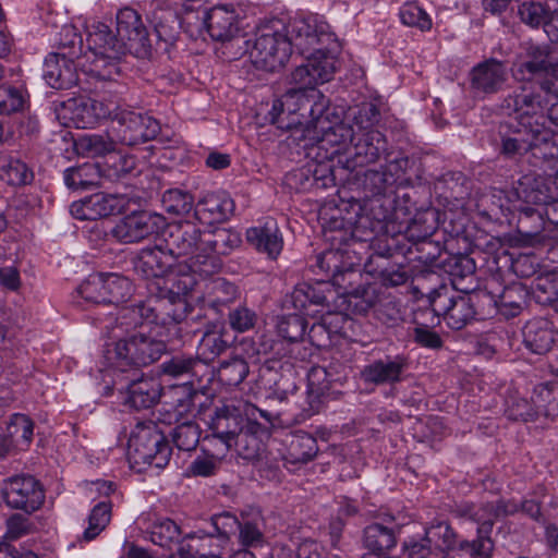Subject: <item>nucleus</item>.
<instances>
[{
  "instance_id": "nucleus-54",
  "label": "nucleus",
  "mask_w": 558,
  "mask_h": 558,
  "mask_svg": "<svg viewBox=\"0 0 558 558\" xmlns=\"http://www.w3.org/2000/svg\"><path fill=\"white\" fill-rule=\"evenodd\" d=\"M307 322L301 314H290L279 319L277 324L278 333L289 340L298 341L306 332Z\"/></svg>"
},
{
  "instance_id": "nucleus-40",
  "label": "nucleus",
  "mask_w": 558,
  "mask_h": 558,
  "mask_svg": "<svg viewBox=\"0 0 558 558\" xmlns=\"http://www.w3.org/2000/svg\"><path fill=\"white\" fill-rule=\"evenodd\" d=\"M209 10L204 0H186L178 12L182 26L187 31L202 32L207 21Z\"/></svg>"
},
{
  "instance_id": "nucleus-51",
  "label": "nucleus",
  "mask_w": 558,
  "mask_h": 558,
  "mask_svg": "<svg viewBox=\"0 0 558 558\" xmlns=\"http://www.w3.org/2000/svg\"><path fill=\"white\" fill-rule=\"evenodd\" d=\"M149 535L154 544L161 547H169L171 544L179 541L181 530L174 521L161 519L153 523Z\"/></svg>"
},
{
  "instance_id": "nucleus-6",
  "label": "nucleus",
  "mask_w": 558,
  "mask_h": 558,
  "mask_svg": "<svg viewBox=\"0 0 558 558\" xmlns=\"http://www.w3.org/2000/svg\"><path fill=\"white\" fill-rule=\"evenodd\" d=\"M328 108L314 118L312 125L305 129L304 141L307 144L319 143L323 148L336 147L332 154H338L351 145L357 135L367 126L364 125V117L367 113H375L376 107L373 105H365L359 110H350L344 119L340 122L330 124Z\"/></svg>"
},
{
  "instance_id": "nucleus-8",
  "label": "nucleus",
  "mask_w": 558,
  "mask_h": 558,
  "mask_svg": "<svg viewBox=\"0 0 558 558\" xmlns=\"http://www.w3.org/2000/svg\"><path fill=\"white\" fill-rule=\"evenodd\" d=\"M291 45L303 56L335 54L338 43L329 25L316 15L296 16L282 25Z\"/></svg>"
},
{
  "instance_id": "nucleus-37",
  "label": "nucleus",
  "mask_w": 558,
  "mask_h": 558,
  "mask_svg": "<svg viewBox=\"0 0 558 558\" xmlns=\"http://www.w3.org/2000/svg\"><path fill=\"white\" fill-rule=\"evenodd\" d=\"M317 452V440L307 433L298 432L288 444L286 460L292 464H303L313 460Z\"/></svg>"
},
{
  "instance_id": "nucleus-20",
  "label": "nucleus",
  "mask_w": 558,
  "mask_h": 558,
  "mask_svg": "<svg viewBox=\"0 0 558 558\" xmlns=\"http://www.w3.org/2000/svg\"><path fill=\"white\" fill-rule=\"evenodd\" d=\"M5 504L13 509L26 512L37 510L45 500L40 483L33 476H15L10 478L3 487Z\"/></svg>"
},
{
  "instance_id": "nucleus-36",
  "label": "nucleus",
  "mask_w": 558,
  "mask_h": 558,
  "mask_svg": "<svg viewBox=\"0 0 558 558\" xmlns=\"http://www.w3.org/2000/svg\"><path fill=\"white\" fill-rule=\"evenodd\" d=\"M525 345L536 354L548 352L554 343V335L548 323L543 319L529 322L523 329Z\"/></svg>"
},
{
  "instance_id": "nucleus-45",
  "label": "nucleus",
  "mask_w": 558,
  "mask_h": 558,
  "mask_svg": "<svg viewBox=\"0 0 558 558\" xmlns=\"http://www.w3.org/2000/svg\"><path fill=\"white\" fill-rule=\"evenodd\" d=\"M7 430L16 447L26 449L33 440L34 422L25 414L15 413L11 416Z\"/></svg>"
},
{
  "instance_id": "nucleus-28",
  "label": "nucleus",
  "mask_w": 558,
  "mask_h": 558,
  "mask_svg": "<svg viewBox=\"0 0 558 558\" xmlns=\"http://www.w3.org/2000/svg\"><path fill=\"white\" fill-rule=\"evenodd\" d=\"M245 238L252 247L271 260L277 259L282 252V233L274 218H267L264 222L248 228Z\"/></svg>"
},
{
  "instance_id": "nucleus-17",
  "label": "nucleus",
  "mask_w": 558,
  "mask_h": 558,
  "mask_svg": "<svg viewBox=\"0 0 558 558\" xmlns=\"http://www.w3.org/2000/svg\"><path fill=\"white\" fill-rule=\"evenodd\" d=\"M306 63L299 65L290 75V81L296 86L291 90L310 93L316 90L315 85L328 82L336 71L335 54L305 56Z\"/></svg>"
},
{
  "instance_id": "nucleus-62",
  "label": "nucleus",
  "mask_w": 558,
  "mask_h": 558,
  "mask_svg": "<svg viewBox=\"0 0 558 558\" xmlns=\"http://www.w3.org/2000/svg\"><path fill=\"white\" fill-rule=\"evenodd\" d=\"M391 185V177L384 170H368L364 174L363 186L371 195L385 194Z\"/></svg>"
},
{
  "instance_id": "nucleus-39",
  "label": "nucleus",
  "mask_w": 558,
  "mask_h": 558,
  "mask_svg": "<svg viewBox=\"0 0 558 558\" xmlns=\"http://www.w3.org/2000/svg\"><path fill=\"white\" fill-rule=\"evenodd\" d=\"M364 545L372 553L383 555L395 547V532L379 523H373L364 530Z\"/></svg>"
},
{
  "instance_id": "nucleus-56",
  "label": "nucleus",
  "mask_w": 558,
  "mask_h": 558,
  "mask_svg": "<svg viewBox=\"0 0 558 558\" xmlns=\"http://www.w3.org/2000/svg\"><path fill=\"white\" fill-rule=\"evenodd\" d=\"M162 204L168 213L182 215L191 210L193 197L186 192L173 189L163 193Z\"/></svg>"
},
{
  "instance_id": "nucleus-19",
  "label": "nucleus",
  "mask_w": 558,
  "mask_h": 558,
  "mask_svg": "<svg viewBox=\"0 0 558 558\" xmlns=\"http://www.w3.org/2000/svg\"><path fill=\"white\" fill-rule=\"evenodd\" d=\"M174 263L175 259L160 243L141 250L134 260V270L143 278L151 280L148 289L153 293L173 268Z\"/></svg>"
},
{
  "instance_id": "nucleus-30",
  "label": "nucleus",
  "mask_w": 558,
  "mask_h": 558,
  "mask_svg": "<svg viewBox=\"0 0 558 558\" xmlns=\"http://www.w3.org/2000/svg\"><path fill=\"white\" fill-rule=\"evenodd\" d=\"M239 14L232 5H216L210 8L206 24V31L216 41L232 40L240 32Z\"/></svg>"
},
{
  "instance_id": "nucleus-9",
  "label": "nucleus",
  "mask_w": 558,
  "mask_h": 558,
  "mask_svg": "<svg viewBox=\"0 0 558 558\" xmlns=\"http://www.w3.org/2000/svg\"><path fill=\"white\" fill-rule=\"evenodd\" d=\"M166 350L162 340L135 335L109 344L105 356L110 366L126 372L129 368H138L158 361Z\"/></svg>"
},
{
  "instance_id": "nucleus-32",
  "label": "nucleus",
  "mask_w": 558,
  "mask_h": 558,
  "mask_svg": "<svg viewBox=\"0 0 558 558\" xmlns=\"http://www.w3.org/2000/svg\"><path fill=\"white\" fill-rule=\"evenodd\" d=\"M404 363L400 359L376 360L364 366L361 378L364 383L374 385L393 384L401 379Z\"/></svg>"
},
{
  "instance_id": "nucleus-7",
  "label": "nucleus",
  "mask_w": 558,
  "mask_h": 558,
  "mask_svg": "<svg viewBox=\"0 0 558 558\" xmlns=\"http://www.w3.org/2000/svg\"><path fill=\"white\" fill-rule=\"evenodd\" d=\"M87 51L83 59L89 64L85 71L99 80H113L119 74L118 63L124 53V46L109 25L93 22L86 27Z\"/></svg>"
},
{
  "instance_id": "nucleus-44",
  "label": "nucleus",
  "mask_w": 558,
  "mask_h": 558,
  "mask_svg": "<svg viewBox=\"0 0 558 558\" xmlns=\"http://www.w3.org/2000/svg\"><path fill=\"white\" fill-rule=\"evenodd\" d=\"M247 362L239 356L221 362L217 375L219 381L228 387L239 386L248 375Z\"/></svg>"
},
{
  "instance_id": "nucleus-46",
  "label": "nucleus",
  "mask_w": 558,
  "mask_h": 558,
  "mask_svg": "<svg viewBox=\"0 0 558 558\" xmlns=\"http://www.w3.org/2000/svg\"><path fill=\"white\" fill-rule=\"evenodd\" d=\"M517 195L524 203L532 205H547L551 199L545 184L530 177H524L519 181Z\"/></svg>"
},
{
  "instance_id": "nucleus-2",
  "label": "nucleus",
  "mask_w": 558,
  "mask_h": 558,
  "mask_svg": "<svg viewBox=\"0 0 558 558\" xmlns=\"http://www.w3.org/2000/svg\"><path fill=\"white\" fill-rule=\"evenodd\" d=\"M513 511L514 508H508L502 500L496 504H486L480 508L472 515L473 520L480 523L478 537L473 542L461 541L458 544L457 533L445 521L433 522L425 530L424 541L441 553L448 554L449 551L459 549L472 557L490 558L494 551V543L487 534L492 530L494 520L500 515L512 513Z\"/></svg>"
},
{
  "instance_id": "nucleus-60",
  "label": "nucleus",
  "mask_w": 558,
  "mask_h": 558,
  "mask_svg": "<svg viewBox=\"0 0 558 558\" xmlns=\"http://www.w3.org/2000/svg\"><path fill=\"white\" fill-rule=\"evenodd\" d=\"M82 37L73 25H64L60 32L59 48L65 51L69 57L82 59L81 57Z\"/></svg>"
},
{
  "instance_id": "nucleus-18",
  "label": "nucleus",
  "mask_w": 558,
  "mask_h": 558,
  "mask_svg": "<svg viewBox=\"0 0 558 558\" xmlns=\"http://www.w3.org/2000/svg\"><path fill=\"white\" fill-rule=\"evenodd\" d=\"M63 117L77 129L93 128L101 119H110L117 110L113 102L87 97L68 99L62 104Z\"/></svg>"
},
{
  "instance_id": "nucleus-34",
  "label": "nucleus",
  "mask_w": 558,
  "mask_h": 558,
  "mask_svg": "<svg viewBox=\"0 0 558 558\" xmlns=\"http://www.w3.org/2000/svg\"><path fill=\"white\" fill-rule=\"evenodd\" d=\"M125 403L135 410L148 409L160 398V386L154 379L132 380L126 386Z\"/></svg>"
},
{
  "instance_id": "nucleus-57",
  "label": "nucleus",
  "mask_w": 558,
  "mask_h": 558,
  "mask_svg": "<svg viewBox=\"0 0 558 558\" xmlns=\"http://www.w3.org/2000/svg\"><path fill=\"white\" fill-rule=\"evenodd\" d=\"M258 320V315L255 311L247 306H238L230 311L228 314V322L230 327L236 332H246L253 329Z\"/></svg>"
},
{
  "instance_id": "nucleus-38",
  "label": "nucleus",
  "mask_w": 558,
  "mask_h": 558,
  "mask_svg": "<svg viewBox=\"0 0 558 558\" xmlns=\"http://www.w3.org/2000/svg\"><path fill=\"white\" fill-rule=\"evenodd\" d=\"M532 403L539 415L548 418L558 416V381L544 383L534 388Z\"/></svg>"
},
{
  "instance_id": "nucleus-63",
  "label": "nucleus",
  "mask_w": 558,
  "mask_h": 558,
  "mask_svg": "<svg viewBox=\"0 0 558 558\" xmlns=\"http://www.w3.org/2000/svg\"><path fill=\"white\" fill-rule=\"evenodd\" d=\"M226 452L227 451H223L221 448L218 453H211L210 456L195 459L190 466L191 472L197 476H210L215 474Z\"/></svg>"
},
{
  "instance_id": "nucleus-64",
  "label": "nucleus",
  "mask_w": 558,
  "mask_h": 558,
  "mask_svg": "<svg viewBox=\"0 0 558 558\" xmlns=\"http://www.w3.org/2000/svg\"><path fill=\"white\" fill-rule=\"evenodd\" d=\"M34 524L29 519L22 514H13L7 520V533L8 539H17L32 533Z\"/></svg>"
},
{
  "instance_id": "nucleus-48",
  "label": "nucleus",
  "mask_w": 558,
  "mask_h": 558,
  "mask_svg": "<svg viewBox=\"0 0 558 558\" xmlns=\"http://www.w3.org/2000/svg\"><path fill=\"white\" fill-rule=\"evenodd\" d=\"M111 520V504L101 501L97 504L90 511L88 517V526L83 533L84 541H93L109 524Z\"/></svg>"
},
{
  "instance_id": "nucleus-42",
  "label": "nucleus",
  "mask_w": 558,
  "mask_h": 558,
  "mask_svg": "<svg viewBox=\"0 0 558 558\" xmlns=\"http://www.w3.org/2000/svg\"><path fill=\"white\" fill-rule=\"evenodd\" d=\"M64 182L73 190H85L100 182V171L97 165L86 162L76 168H70L64 173Z\"/></svg>"
},
{
  "instance_id": "nucleus-33",
  "label": "nucleus",
  "mask_w": 558,
  "mask_h": 558,
  "mask_svg": "<svg viewBox=\"0 0 558 558\" xmlns=\"http://www.w3.org/2000/svg\"><path fill=\"white\" fill-rule=\"evenodd\" d=\"M227 333L223 324H207L198 345L199 356L210 362L223 353L230 345V341L226 339Z\"/></svg>"
},
{
  "instance_id": "nucleus-52",
  "label": "nucleus",
  "mask_w": 558,
  "mask_h": 558,
  "mask_svg": "<svg viewBox=\"0 0 558 558\" xmlns=\"http://www.w3.org/2000/svg\"><path fill=\"white\" fill-rule=\"evenodd\" d=\"M181 26L177 11L161 9L155 13V31L161 40H173Z\"/></svg>"
},
{
  "instance_id": "nucleus-59",
  "label": "nucleus",
  "mask_w": 558,
  "mask_h": 558,
  "mask_svg": "<svg viewBox=\"0 0 558 558\" xmlns=\"http://www.w3.org/2000/svg\"><path fill=\"white\" fill-rule=\"evenodd\" d=\"M25 98L21 89L10 86H0V113L11 114L21 110L24 106Z\"/></svg>"
},
{
  "instance_id": "nucleus-16",
  "label": "nucleus",
  "mask_w": 558,
  "mask_h": 558,
  "mask_svg": "<svg viewBox=\"0 0 558 558\" xmlns=\"http://www.w3.org/2000/svg\"><path fill=\"white\" fill-rule=\"evenodd\" d=\"M117 36L124 46V53L145 59L151 54V44L141 15L131 8L121 9L117 14Z\"/></svg>"
},
{
  "instance_id": "nucleus-47",
  "label": "nucleus",
  "mask_w": 558,
  "mask_h": 558,
  "mask_svg": "<svg viewBox=\"0 0 558 558\" xmlns=\"http://www.w3.org/2000/svg\"><path fill=\"white\" fill-rule=\"evenodd\" d=\"M238 542L243 548L262 547L265 544L263 520L242 517L238 530Z\"/></svg>"
},
{
  "instance_id": "nucleus-61",
  "label": "nucleus",
  "mask_w": 558,
  "mask_h": 558,
  "mask_svg": "<svg viewBox=\"0 0 558 558\" xmlns=\"http://www.w3.org/2000/svg\"><path fill=\"white\" fill-rule=\"evenodd\" d=\"M472 302L475 318L487 319L497 314V300L487 292L466 294Z\"/></svg>"
},
{
  "instance_id": "nucleus-15",
  "label": "nucleus",
  "mask_w": 558,
  "mask_h": 558,
  "mask_svg": "<svg viewBox=\"0 0 558 558\" xmlns=\"http://www.w3.org/2000/svg\"><path fill=\"white\" fill-rule=\"evenodd\" d=\"M253 408L246 403L234 402L225 403L216 408L210 420V429L213 436L207 438L209 445L219 441L223 451L232 448V439L245 427V423L250 421L246 416Z\"/></svg>"
},
{
  "instance_id": "nucleus-23",
  "label": "nucleus",
  "mask_w": 558,
  "mask_h": 558,
  "mask_svg": "<svg viewBox=\"0 0 558 558\" xmlns=\"http://www.w3.org/2000/svg\"><path fill=\"white\" fill-rule=\"evenodd\" d=\"M128 198L120 194L96 193L71 205V214L81 220H96L121 213Z\"/></svg>"
},
{
  "instance_id": "nucleus-49",
  "label": "nucleus",
  "mask_w": 558,
  "mask_h": 558,
  "mask_svg": "<svg viewBox=\"0 0 558 558\" xmlns=\"http://www.w3.org/2000/svg\"><path fill=\"white\" fill-rule=\"evenodd\" d=\"M171 437L179 450L192 451L199 442L201 429L195 422L185 421L173 428Z\"/></svg>"
},
{
  "instance_id": "nucleus-12",
  "label": "nucleus",
  "mask_w": 558,
  "mask_h": 558,
  "mask_svg": "<svg viewBox=\"0 0 558 558\" xmlns=\"http://www.w3.org/2000/svg\"><path fill=\"white\" fill-rule=\"evenodd\" d=\"M196 283L194 275L178 274L172 268L154 292L158 298V306L155 310L163 312L174 323L182 322L189 312L186 295L193 291Z\"/></svg>"
},
{
  "instance_id": "nucleus-41",
  "label": "nucleus",
  "mask_w": 558,
  "mask_h": 558,
  "mask_svg": "<svg viewBox=\"0 0 558 558\" xmlns=\"http://www.w3.org/2000/svg\"><path fill=\"white\" fill-rule=\"evenodd\" d=\"M116 142L113 134H111V136L86 134L75 142V146L81 155L95 158L113 151Z\"/></svg>"
},
{
  "instance_id": "nucleus-26",
  "label": "nucleus",
  "mask_w": 558,
  "mask_h": 558,
  "mask_svg": "<svg viewBox=\"0 0 558 558\" xmlns=\"http://www.w3.org/2000/svg\"><path fill=\"white\" fill-rule=\"evenodd\" d=\"M499 135L501 154L508 158L521 156L541 143L549 141L547 136L511 122L500 124Z\"/></svg>"
},
{
  "instance_id": "nucleus-53",
  "label": "nucleus",
  "mask_w": 558,
  "mask_h": 558,
  "mask_svg": "<svg viewBox=\"0 0 558 558\" xmlns=\"http://www.w3.org/2000/svg\"><path fill=\"white\" fill-rule=\"evenodd\" d=\"M523 304V291L517 287L507 288L497 300V313L506 318H511L520 314Z\"/></svg>"
},
{
  "instance_id": "nucleus-13",
  "label": "nucleus",
  "mask_w": 558,
  "mask_h": 558,
  "mask_svg": "<svg viewBox=\"0 0 558 558\" xmlns=\"http://www.w3.org/2000/svg\"><path fill=\"white\" fill-rule=\"evenodd\" d=\"M116 108L110 118V132L117 142L134 146L151 141L158 135L160 125L153 117L118 106Z\"/></svg>"
},
{
  "instance_id": "nucleus-3",
  "label": "nucleus",
  "mask_w": 558,
  "mask_h": 558,
  "mask_svg": "<svg viewBox=\"0 0 558 558\" xmlns=\"http://www.w3.org/2000/svg\"><path fill=\"white\" fill-rule=\"evenodd\" d=\"M209 233L202 234L192 221L185 220L169 225L162 232L161 243L177 258L190 256V268L201 276H209L219 269L218 259L213 255L217 251V240Z\"/></svg>"
},
{
  "instance_id": "nucleus-27",
  "label": "nucleus",
  "mask_w": 558,
  "mask_h": 558,
  "mask_svg": "<svg viewBox=\"0 0 558 558\" xmlns=\"http://www.w3.org/2000/svg\"><path fill=\"white\" fill-rule=\"evenodd\" d=\"M377 114V111L367 113L364 117V125H367L360 135L356 136L355 141L351 144L353 148L354 165L365 166L375 162L380 157V154L386 150V140L384 134L377 130H373V120Z\"/></svg>"
},
{
  "instance_id": "nucleus-50",
  "label": "nucleus",
  "mask_w": 558,
  "mask_h": 558,
  "mask_svg": "<svg viewBox=\"0 0 558 558\" xmlns=\"http://www.w3.org/2000/svg\"><path fill=\"white\" fill-rule=\"evenodd\" d=\"M238 298L236 287L222 278L210 282L208 305L220 312V307L227 306Z\"/></svg>"
},
{
  "instance_id": "nucleus-10",
  "label": "nucleus",
  "mask_w": 558,
  "mask_h": 558,
  "mask_svg": "<svg viewBox=\"0 0 558 558\" xmlns=\"http://www.w3.org/2000/svg\"><path fill=\"white\" fill-rule=\"evenodd\" d=\"M291 53L288 34L277 23L259 29L250 59L257 69L272 72L284 65Z\"/></svg>"
},
{
  "instance_id": "nucleus-25",
  "label": "nucleus",
  "mask_w": 558,
  "mask_h": 558,
  "mask_svg": "<svg viewBox=\"0 0 558 558\" xmlns=\"http://www.w3.org/2000/svg\"><path fill=\"white\" fill-rule=\"evenodd\" d=\"M77 66L86 68L82 59L69 57L65 51L49 54L45 60L44 78L52 88L66 89L77 83Z\"/></svg>"
},
{
  "instance_id": "nucleus-43",
  "label": "nucleus",
  "mask_w": 558,
  "mask_h": 558,
  "mask_svg": "<svg viewBox=\"0 0 558 558\" xmlns=\"http://www.w3.org/2000/svg\"><path fill=\"white\" fill-rule=\"evenodd\" d=\"M0 179L11 185H24L32 181L33 173L23 161L0 155Z\"/></svg>"
},
{
  "instance_id": "nucleus-14",
  "label": "nucleus",
  "mask_w": 558,
  "mask_h": 558,
  "mask_svg": "<svg viewBox=\"0 0 558 558\" xmlns=\"http://www.w3.org/2000/svg\"><path fill=\"white\" fill-rule=\"evenodd\" d=\"M78 294L87 302L99 304H121L126 302L133 292L132 282L116 274L90 275L77 288Z\"/></svg>"
},
{
  "instance_id": "nucleus-11",
  "label": "nucleus",
  "mask_w": 558,
  "mask_h": 558,
  "mask_svg": "<svg viewBox=\"0 0 558 558\" xmlns=\"http://www.w3.org/2000/svg\"><path fill=\"white\" fill-rule=\"evenodd\" d=\"M128 454L134 463H144L155 468H165L171 456V449L155 425L138 424L131 433Z\"/></svg>"
},
{
  "instance_id": "nucleus-58",
  "label": "nucleus",
  "mask_w": 558,
  "mask_h": 558,
  "mask_svg": "<svg viewBox=\"0 0 558 558\" xmlns=\"http://www.w3.org/2000/svg\"><path fill=\"white\" fill-rule=\"evenodd\" d=\"M400 19L408 26L427 31L432 26L428 14L416 3H405L400 10Z\"/></svg>"
},
{
  "instance_id": "nucleus-31",
  "label": "nucleus",
  "mask_w": 558,
  "mask_h": 558,
  "mask_svg": "<svg viewBox=\"0 0 558 558\" xmlns=\"http://www.w3.org/2000/svg\"><path fill=\"white\" fill-rule=\"evenodd\" d=\"M521 22L532 28L543 27L548 35V26L558 20V0L523 1L518 7Z\"/></svg>"
},
{
  "instance_id": "nucleus-55",
  "label": "nucleus",
  "mask_w": 558,
  "mask_h": 558,
  "mask_svg": "<svg viewBox=\"0 0 558 558\" xmlns=\"http://www.w3.org/2000/svg\"><path fill=\"white\" fill-rule=\"evenodd\" d=\"M506 413L513 421H533L538 417L539 413L536 405L531 404L526 399L511 396L507 400Z\"/></svg>"
},
{
  "instance_id": "nucleus-29",
  "label": "nucleus",
  "mask_w": 558,
  "mask_h": 558,
  "mask_svg": "<svg viewBox=\"0 0 558 558\" xmlns=\"http://www.w3.org/2000/svg\"><path fill=\"white\" fill-rule=\"evenodd\" d=\"M234 211V202L225 191L204 194L195 206L196 219L207 226L227 221Z\"/></svg>"
},
{
  "instance_id": "nucleus-4",
  "label": "nucleus",
  "mask_w": 558,
  "mask_h": 558,
  "mask_svg": "<svg viewBox=\"0 0 558 558\" xmlns=\"http://www.w3.org/2000/svg\"><path fill=\"white\" fill-rule=\"evenodd\" d=\"M345 253L340 246L324 251L317 256L316 267L331 276L333 284L342 290L347 311L363 315L376 304L378 296L373 286L353 287L361 275L353 270V263L343 262Z\"/></svg>"
},
{
  "instance_id": "nucleus-5",
  "label": "nucleus",
  "mask_w": 558,
  "mask_h": 558,
  "mask_svg": "<svg viewBox=\"0 0 558 558\" xmlns=\"http://www.w3.org/2000/svg\"><path fill=\"white\" fill-rule=\"evenodd\" d=\"M326 109L327 99L319 90H289L274 101L269 116L278 129L292 131L295 140L304 141L306 126Z\"/></svg>"
},
{
  "instance_id": "nucleus-22",
  "label": "nucleus",
  "mask_w": 558,
  "mask_h": 558,
  "mask_svg": "<svg viewBox=\"0 0 558 558\" xmlns=\"http://www.w3.org/2000/svg\"><path fill=\"white\" fill-rule=\"evenodd\" d=\"M432 308L441 315L447 325L454 330L462 329L469 322L475 318L471 299L464 295H449L448 291L437 292L432 300Z\"/></svg>"
},
{
  "instance_id": "nucleus-24",
  "label": "nucleus",
  "mask_w": 558,
  "mask_h": 558,
  "mask_svg": "<svg viewBox=\"0 0 558 558\" xmlns=\"http://www.w3.org/2000/svg\"><path fill=\"white\" fill-rule=\"evenodd\" d=\"M158 216H153L147 211H134L114 225L111 235L122 243H137L158 231Z\"/></svg>"
},
{
  "instance_id": "nucleus-35",
  "label": "nucleus",
  "mask_w": 558,
  "mask_h": 558,
  "mask_svg": "<svg viewBox=\"0 0 558 558\" xmlns=\"http://www.w3.org/2000/svg\"><path fill=\"white\" fill-rule=\"evenodd\" d=\"M262 425L255 421H247L245 427L232 439V448L244 460L254 461L260 457L262 441L257 434Z\"/></svg>"
},
{
  "instance_id": "nucleus-1",
  "label": "nucleus",
  "mask_w": 558,
  "mask_h": 558,
  "mask_svg": "<svg viewBox=\"0 0 558 558\" xmlns=\"http://www.w3.org/2000/svg\"><path fill=\"white\" fill-rule=\"evenodd\" d=\"M513 75L530 85L523 84L506 96L500 104L501 111L512 117L514 124L550 138L546 117L548 96L558 97V60L554 52L533 49L529 59L518 64Z\"/></svg>"
},
{
  "instance_id": "nucleus-21",
  "label": "nucleus",
  "mask_w": 558,
  "mask_h": 558,
  "mask_svg": "<svg viewBox=\"0 0 558 558\" xmlns=\"http://www.w3.org/2000/svg\"><path fill=\"white\" fill-rule=\"evenodd\" d=\"M469 78L475 94H497L509 78L507 63L496 58L486 59L471 69Z\"/></svg>"
}]
</instances>
